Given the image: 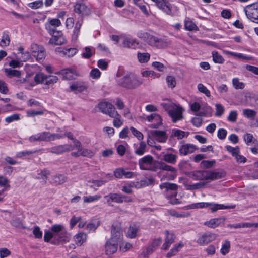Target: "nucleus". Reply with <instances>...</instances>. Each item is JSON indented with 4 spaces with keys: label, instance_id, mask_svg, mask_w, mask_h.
<instances>
[{
    "label": "nucleus",
    "instance_id": "1",
    "mask_svg": "<svg viewBox=\"0 0 258 258\" xmlns=\"http://www.w3.org/2000/svg\"><path fill=\"white\" fill-rule=\"evenodd\" d=\"M143 79L132 73H127L118 81V84L128 89H134L141 86Z\"/></svg>",
    "mask_w": 258,
    "mask_h": 258
},
{
    "label": "nucleus",
    "instance_id": "2",
    "mask_svg": "<svg viewBox=\"0 0 258 258\" xmlns=\"http://www.w3.org/2000/svg\"><path fill=\"white\" fill-rule=\"evenodd\" d=\"M189 106L191 111L198 116L207 117L212 115V109L206 103L201 101L191 102Z\"/></svg>",
    "mask_w": 258,
    "mask_h": 258
},
{
    "label": "nucleus",
    "instance_id": "3",
    "mask_svg": "<svg viewBox=\"0 0 258 258\" xmlns=\"http://www.w3.org/2000/svg\"><path fill=\"white\" fill-rule=\"evenodd\" d=\"M167 139V135L165 131L155 130L148 133L147 143L150 146H153L155 144L154 140L160 143H165Z\"/></svg>",
    "mask_w": 258,
    "mask_h": 258
},
{
    "label": "nucleus",
    "instance_id": "4",
    "mask_svg": "<svg viewBox=\"0 0 258 258\" xmlns=\"http://www.w3.org/2000/svg\"><path fill=\"white\" fill-rule=\"evenodd\" d=\"M158 162L150 155L145 156L139 160V165L142 170L156 171Z\"/></svg>",
    "mask_w": 258,
    "mask_h": 258
},
{
    "label": "nucleus",
    "instance_id": "5",
    "mask_svg": "<svg viewBox=\"0 0 258 258\" xmlns=\"http://www.w3.org/2000/svg\"><path fill=\"white\" fill-rule=\"evenodd\" d=\"M143 119L149 122H151L150 127L153 128H158L161 126L163 123L162 116L157 113H152L150 115H144Z\"/></svg>",
    "mask_w": 258,
    "mask_h": 258
},
{
    "label": "nucleus",
    "instance_id": "6",
    "mask_svg": "<svg viewBox=\"0 0 258 258\" xmlns=\"http://www.w3.org/2000/svg\"><path fill=\"white\" fill-rule=\"evenodd\" d=\"M121 38V46L122 47L134 49L138 47L139 43L137 39L126 34H122Z\"/></svg>",
    "mask_w": 258,
    "mask_h": 258
},
{
    "label": "nucleus",
    "instance_id": "7",
    "mask_svg": "<svg viewBox=\"0 0 258 258\" xmlns=\"http://www.w3.org/2000/svg\"><path fill=\"white\" fill-rule=\"evenodd\" d=\"M98 107L103 113L107 114L111 117H115L118 115L114 106L107 102H102L99 103Z\"/></svg>",
    "mask_w": 258,
    "mask_h": 258
},
{
    "label": "nucleus",
    "instance_id": "8",
    "mask_svg": "<svg viewBox=\"0 0 258 258\" xmlns=\"http://www.w3.org/2000/svg\"><path fill=\"white\" fill-rule=\"evenodd\" d=\"M244 11L247 17L253 22L258 20V3L247 5Z\"/></svg>",
    "mask_w": 258,
    "mask_h": 258
},
{
    "label": "nucleus",
    "instance_id": "9",
    "mask_svg": "<svg viewBox=\"0 0 258 258\" xmlns=\"http://www.w3.org/2000/svg\"><path fill=\"white\" fill-rule=\"evenodd\" d=\"M158 168L160 170H163L170 172V173L166 174L165 178L167 180H173L177 176V169L169 165L166 164L163 162H158Z\"/></svg>",
    "mask_w": 258,
    "mask_h": 258
},
{
    "label": "nucleus",
    "instance_id": "10",
    "mask_svg": "<svg viewBox=\"0 0 258 258\" xmlns=\"http://www.w3.org/2000/svg\"><path fill=\"white\" fill-rule=\"evenodd\" d=\"M87 84L83 81L78 80L71 83L70 89L75 94L85 91L88 88Z\"/></svg>",
    "mask_w": 258,
    "mask_h": 258
},
{
    "label": "nucleus",
    "instance_id": "11",
    "mask_svg": "<svg viewBox=\"0 0 258 258\" xmlns=\"http://www.w3.org/2000/svg\"><path fill=\"white\" fill-rule=\"evenodd\" d=\"M31 51L32 55L37 61H40L45 56L44 48L36 44H32L31 46Z\"/></svg>",
    "mask_w": 258,
    "mask_h": 258
},
{
    "label": "nucleus",
    "instance_id": "12",
    "mask_svg": "<svg viewBox=\"0 0 258 258\" xmlns=\"http://www.w3.org/2000/svg\"><path fill=\"white\" fill-rule=\"evenodd\" d=\"M165 241L162 245L161 249L167 250L170 247L171 244L174 242L176 239V235L173 232L166 230L164 232Z\"/></svg>",
    "mask_w": 258,
    "mask_h": 258
},
{
    "label": "nucleus",
    "instance_id": "13",
    "mask_svg": "<svg viewBox=\"0 0 258 258\" xmlns=\"http://www.w3.org/2000/svg\"><path fill=\"white\" fill-rule=\"evenodd\" d=\"M216 237V235L213 233L204 234L199 237L197 243L201 246L207 245L215 240Z\"/></svg>",
    "mask_w": 258,
    "mask_h": 258
},
{
    "label": "nucleus",
    "instance_id": "14",
    "mask_svg": "<svg viewBox=\"0 0 258 258\" xmlns=\"http://www.w3.org/2000/svg\"><path fill=\"white\" fill-rule=\"evenodd\" d=\"M182 108L176 105L173 109L169 111V115L171 117L173 122H176L182 119Z\"/></svg>",
    "mask_w": 258,
    "mask_h": 258
},
{
    "label": "nucleus",
    "instance_id": "15",
    "mask_svg": "<svg viewBox=\"0 0 258 258\" xmlns=\"http://www.w3.org/2000/svg\"><path fill=\"white\" fill-rule=\"evenodd\" d=\"M62 76L64 80H72L79 75L77 71L72 68H66L60 70L58 73Z\"/></svg>",
    "mask_w": 258,
    "mask_h": 258
},
{
    "label": "nucleus",
    "instance_id": "16",
    "mask_svg": "<svg viewBox=\"0 0 258 258\" xmlns=\"http://www.w3.org/2000/svg\"><path fill=\"white\" fill-rule=\"evenodd\" d=\"M122 237L123 234L121 229L118 227H117L113 225L111 230V237L109 240L118 244Z\"/></svg>",
    "mask_w": 258,
    "mask_h": 258
},
{
    "label": "nucleus",
    "instance_id": "17",
    "mask_svg": "<svg viewBox=\"0 0 258 258\" xmlns=\"http://www.w3.org/2000/svg\"><path fill=\"white\" fill-rule=\"evenodd\" d=\"M137 36L139 38L143 39L149 45L152 46H155L157 37L143 32H138Z\"/></svg>",
    "mask_w": 258,
    "mask_h": 258
},
{
    "label": "nucleus",
    "instance_id": "18",
    "mask_svg": "<svg viewBox=\"0 0 258 258\" xmlns=\"http://www.w3.org/2000/svg\"><path fill=\"white\" fill-rule=\"evenodd\" d=\"M72 150L73 146L71 145L64 144L53 147L49 149V151L54 154H60Z\"/></svg>",
    "mask_w": 258,
    "mask_h": 258
},
{
    "label": "nucleus",
    "instance_id": "19",
    "mask_svg": "<svg viewBox=\"0 0 258 258\" xmlns=\"http://www.w3.org/2000/svg\"><path fill=\"white\" fill-rule=\"evenodd\" d=\"M56 34L51 35L52 36L49 40V43L53 45H62L66 42L65 38L63 36L62 32L57 31Z\"/></svg>",
    "mask_w": 258,
    "mask_h": 258
},
{
    "label": "nucleus",
    "instance_id": "20",
    "mask_svg": "<svg viewBox=\"0 0 258 258\" xmlns=\"http://www.w3.org/2000/svg\"><path fill=\"white\" fill-rule=\"evenodd\" d=\"M78 49L76 48H60L58 47L55 49V52L57 53L62 54L64 56H67L69 57L74 56L78 52Z\"/></svg>",
    "mask_w": 258,
    "mask_h": 258
},
{
    "label": "nucleus",
    "instance_id": "21",
    "mask_svg": "<svg viewBox=\"0 0 258 258\" xmlns=\"http://www.w3.org/2000/svg\"><path fill=\"white\" fill-rule=\"evenodd\" d=\"M71 238V235L68 233L67 230L63 233L59 234L56 237L55 240L51 241V243L54 244H57L60 243H67L69 242Z\"/></svg>",
    "mask_w": 258,
    "mask_h": 258
},
{
    "label": "nucleus",
    "instance_id": "22",
    "mask_svg": "<svg viewBox=\"0 0 258 258\" xmlns=\"http://www.w3.org/2000/svg\"><path fill=\"white\" fill-rule=\"evenodd\" d=\"M178 186L176 184L165 182L160 185V188L162 189H165L167 192L170 191L172 192V196L175 197L177 195V189Z\"/></svg>",
    "mask_w": 258,
    "mask_h": 258
},
{
    "label": "nucleus",
    "instance_id": "23",
    "mask_svg": "<svg viewBox=\"0 0 258 258\" xmlns=\"http://www.w3.org/2000/svg\"><path fill=\"white\" fill-rule=\"evenodd\" d=\"M196 149V147L190 144H186L181 145L179 149V153L181 155H186L193 153Z\"/></svg>",
    "mask_w": 258,
    "mask_h": 258
},
{
    "label": "nucleus",
    "instance_id": "24",
    "mask_svg": "<svg viewBox=\"0 0 258 258\" xmlns=\"http://www.w3.org/2000/svg\"><path fill=\"white\" fill-rule=\"evenodd\" d=\"M118 244L108 240L105 246V254L107 255H111L116 252Z\"/></svg>",
    "mask_w": 258,
    "mask_h": 258
},
{
    "label": "nucleus",
    "instance_id": "25",
    "mask_svg": "<svg viewBox=\"0 0 258 258\" xmlns=\"http://www.w3.org/2000/svg\"><path fill=\"white\" fill-rule=\"evenodd\" d=\"M104 198L107 199L108 203L114 202L117 203H121L123 202L124 196L120 194H110L107 196H104Z\"/></svg>",
    "mask_w": 258,
    "mask_h": 258
},
{
    "label": "nucleus",
    "instance_id": "26",
    "mask_svg": "<svg viewBox=\"0 0 258 258\" xmlns=\"http://www.w3.org/2000/svg\"><path fill=\"white\" fill-rule=\"evenodd\" d=\"M207 207H209L212 212H215L218 210L226 209L232 208L233 209L235 207V205L225 206L223 204H218L214 203H208Z\"/></svg>",
    "mask_w": 258,
    "mask_h": 258
},
{
    "label": "nucleus",
    "instance_id": "27",
    "mask_svg": "<svg viewBox=\"0 0 258 258\" xmlns=\"http://www.w3.org/2000/svg\"><path fill=\"white\" fill-rule=\"evenodd\" d=\"M184 246V243L182 241H180L177 244H175L170 250L167 253L166 257L168 258L171 257L177 253Z\"/></svg>",
    "mask_w": 258,
    "mask_h": 258
},
{
    "label": "nucleus",
    "instance_id": "28",
    "mask_svg": "<svg viewBox=\"0 0 258 258\" xmlns=\"http://www.w3.org/2000/svg\"><path fill=\"white\" fill-rule=\"evenodd\" d=\"M74 11L76 13L83 15L90 13L89 9L83 4H76L74 6Z\"/></svg>",
    "mask_w": 258,
    "mask_h": 258
},
{
    "label": "nucleus",
    "instance_id": "29",
    "mask_svg": "<svg viewBox=\"0 0 258 258\" xmlns=\"http://www.w3.org/2000/svg\"><path fill=\"white\" fill-rule=\"evenodd\" d=\"M224 219L222 218H213L204 223V225L212 228L218 227L220 224L224 222Z\"/></svg>",
    "mask_w": 258,
    "mask_h": 258
},
{
    "label": "nucleus",
    "instance_id": "30",
    "mask_svg": "<svg viewBox=\"0 0 258 258\" xmlns=\"http://www.w3.org/2000/svg\"><path fill=\"white\" fill-rule=\"evenodd\" d=\"M162 238L160 237L156 238L154 239L146 250L147 254H150L152 253L161 243Z\"/></svg>",
    "mask_w": 258,
    "mask_h": 258
},
{
    "label": "nucleus",
    "instance_id": "31",
    "mask_svg": "<svg viewBox=\"0 0 258 258\" xmlns=\"http://www.w3.org/2000/svg\"><path fill=\"white\" fill-rule=\"evenodd\" d=\"M87 234L83 232H80L74 237V241L77 246L82 245L87 240Z\"/></svg>",
    "mask_w": 258,
    "mask_h": 258
},
{
    "label": "nucleus",
    "instance_id": "32",
    "mask_svg": "<svg viewBox=\"0 0 258 258\" xmlns=\"http://www.w3.org/2000/svg\"><path fill=\"white\" fill-rule=\"evenodd\" d=\"M67 180V177L63 174H57L52 177L51 182L55 185L64 183Z\"/></svg>",
    "mask_w": 258,
    "mask_h": 258
},
{
    "label": "nucleus",
    "instance_id": "33",
    "mask_svg": "<svg viewBox=\"0 0 258 258\" xmlns=\"http://www.w3.org/2000/svg\"><path fill=\"white\" fill-rule=\"evenodd\" d=\"M170 44V41L165 37H158L155 45V47L158 48H163L167 47Z\"/></svg>",
    "mask_w": 258,
    "mask_h": 258
},
{
    "label": "nucleus",
    "instance_id": "34",
    "mask_svg": "<svg viewBox=\"0 0 258 258\" xmlns=\"http://www.w3.org/2000/svg\"><path fill=\"white\" fill-rule=\"evenodd\" d=\"M223 53L225 54V55H231L239 59H242L244 60L252 59V57L251 56H246L240 53H236L225 50H223Z\"/></svg>",
    "mask_w": 258,
    "mask_h": 258
},
{
    "label": "nucleus",
    "instance_id": "35",
    "mask_svg": "<svg viewBox=\"0 0 258 258\" xmlns=\"http://www.w3.org/2000/svg\"><path fill=\"white\" fill-rule=\"evenodd\" d=\"M51 231L54 234L55 236L57 237L59 234L63 233L67 230L63 224H54L51 227Z\"/></svg>",
    "mask_w": 258,
    "mask_h": 258
},
{
    "label": "nucleus",
    "instance_id": "36",
    "mask_svg": "<svg viewBox=\"0 0 258 258\" xmlns=\"http://www.w3.org/2000/svg\"><path fill=\"white\" fill-rule=\"evenodd\" d=\"M189 134V132H186L179 129L174 128L172 130V135L176 137L178 139H182V138H186Z\"/></svg>",
    "mask_w": 258,
    "mask_h": 258
},
{
    "label": "nucleus",
    "instance_id": "37",
    "mask_svg": "<svg viewBox=\"0 0 258 258\" xmlns=\"http://www.w3.org/2000/svg\"><path fill=\"white\" fill-rule=\"evenodd\" d=\"M243 140L247 145H251L256 144L257 141L255 139L252 134L250 133H246L243 136Z\"/></svg>",
    "mask_w": 258,
    "mask_h": 258
},
{
    "label": "nucleus",
    "instance_id": "38",
    "mask_svg": "<svg viewBox=\"0 0 258 258\" xmlns=\"http://www.w3.org/2000/svg\"><path fill=\"white\" fill-rule=\"evenodd\" d=\"M177 156L175 154L166 153L163 155L162 159L168 163L175 164L176 162Z\"/></svg>",
    "mask_w": 258,
    "mask_h": 258
},
{
    "label": "nucleus",
    "instance_id": "39",
    "mask_svg": "<svg viewBox=\"0 0 258 258\" xmlns=\"http://www.w3.org/2000/svg\"><path fill=\"white\" fill-rule=\"evenodd\" d=\"M224 174L221 172L207 171V180H216L224 177Z\"/></svg>",
    "mask_w": 258,
    "mask_h": 258
},
{
    "label": "nucleus",
    "instance_id": "40",
    "mask_svg": "<svg viewBox=\"0 0 258 258\" xmlns=\"http://www.w3.org/2000/svg\"><path fill=\"white\" fill-rule=\"evenodd\" d=\"M207 171H196L193 172V178L197 180H207Z\"/></svg>",
    "mask_w": 258,
    "mask_h": 258
},
{
    "label": "nucleus",
    "instance_id": "41",
    "mask_svg": "<svg viewBox=\"0 0 258 258\" xmlns=\"http://www.w3.org/2000/svg\"><path fill=\"white\" fill-rule=\"evenodd\" d=\"M100 225V221L97 219H92L86 226V229L89 232L94 231Z\"/></svg>",
    "mask_w": 258,
    "mask_h": 258
},
{
    "label": "nucleus",
    "instance_id": "42",
    "mask_svg": "<svg viewBox=\"0 0 258 258\" xmlns=\"http://www.w3.org/2000/svg\"><path fill=\"white\" fill-rule=\"evenodd\" d=\"M154 182V179L152 178H146L140 181L139 182H137L134 186L137 188H141L151 185L153 184Z\"/></svg>",
    "mask_w": 258,
    "mask_h": 258
},
{
    "label": "nucleus",
    "instance_id": "43",
    "mask_svg": "<svg viewBox=\"0 0 258 258\" xmlns=\"http://www.w3.org/2000/svg\"><path fill=\"white\" fill-rule=\"evenodd\" d=\"M139 227L135 224L131 225L126 233V236L130 238H134L137 236Z\"/></svg>",
    "mask_w": 258,
    "mask_h": 258
},
{
    "label": "nucleus",
    "instance_id": "44",
    "mask_svg": "<svg viewBox=\"0 0 258 258\" xmlns=\"http://www.w3.org/2000/svg\"><path fill=\"white\" fill-rule=\"evenodd\" d=\"M4 72L6 75L9 78L13 77H20L21 75V73L20 71L14 70L11 68H5Z\"/></svg>",
    "mask_w": 258,
    "mask_h": 258
},
{
    "label": "nucleus",
    "instance_id": "45",
    "mask_svg": "<svg viewBox=\"0 0 258 258\" xmlns=\"http://www.w3.org/2000/svg\"><path fill=\"white\" fill-rule=\"evenodd\" d=\"M184 27L185 29L188 31L198 30V27L189 18H187L185 20Z\"/></svg>",
    "mask_w": 258,
    "mask_h": 258
},
{
    "label": "nucleus",
    "instance_id": "46",
    "mask_svg": "<svg viewBox=\"0 0 258 258\" xmlns=\"http://www.w3.org/2000/svg\"><path fill=\"white\" fill-rule=\"evenodd\" d=\"M146 144L144 142H141L139 146L135 150V153L139 156L143 155L146 151Z\"/></svg>",
    "mask_w": 258,
    "mask_h": 258
},
{
    "label": "nucleus",
    "instance_id": "47",
    "mask_svg": "<svg viewBox=\"0 0 258 258\" xmlns=\"http://www.w3.org/2000/svg\"><path fill=\"white\" fill-rule=\"evenodd\" d=\"M243 115L250 119H253L256 115V112L250 109H244L243 110Z\"/></svg>",
    "mask_w": 258,
    "mask_h": 258
},
{
    "label": "nucleus",
    "instance_id": "48",
    "mask_svg": "<svg viewBox=\"0 0 258 258\" xmlns=\"http://www.w3.org/2000/svg\"><path fill=\"white\" fill-rule=\"evenodd\" d=\"M10 42V38L8 34V32L4 31L3 33L0 44L3 47L7 46L9 45Z\"/></svg>",
    "mask_w": 258,
    "mask_h": 258
},
{
    "label": "nucleus",
    "instance_id": "49",
    "mask_svg": "<svg viewBox=\"0 0 258 258\" xmlns=\"http://www.w3.org/2000/svg\"><path fill=\"white\" fill-rule=\"evenodd\" d=\"M213 60L215 63L222 64L224 62V58L217 51H213L212 53Z\"/></svg>",
    "mask_w": 258,
    "mask_h": 258
},
{
    "label": "nucleus",
    "instance_id": "50",
    "mask_svg": "<svg viewBox=\"0 0 258 258\" xmlns=\"http://www.w3.org/2000/svg\"><path fill=\"white\" fill-rule=\"evenodd\" d=\"M137 57L140 63H146L149 60L150 55L148 53H138Z\"/></svg>",
    "mask_w": 258,
    "mask_h": 258
},
{
    "label": "nucleus",
    "instance_id": "51",
    "mask_svg": "<svg viewBox=\"0 0 258 258\" xmlns=\"http://www.w3.org/2000/svg\"><path fill=\"white\" fill-rule=\"evenodd\" d=\"M230 248V242L228 240H225L224 243L222 245L220 252L222 255H225L229 252Z\"/></svg>",
    "mask_w": 258,
    "mask_h": 258
},
{
    "label": "nucleus",
    "instance_id": "52",
    "mask_svg": "<svg viewBox=\"0 0 258 258\" xmlns=\"http://www.w3.org/2000/svg\"><path fill=\"white\" fill-rule=\"evenodd\" d=\"M56 237L55 236L54 234L51 231H45L44 233V240L45 242H48L51 241V239L53 240H55Z\"/></svg>",
    "mask_w": 258,
    "mask_h": 258
},
{
    "label": "nucleus",
    "instance_id": "53",
    "mask_svg": "<svg viewBox=\"0 0 258 258\" xmlns=\"http://www.w3.org/2000/svg\"><path fill=\"white\" fill-rule=\"evenodd\" d=\"M46 111V110L44 108L41 109L38 111H35L33 110H28L26 112L27 115L29 117H34L37 115H43L44 112Z\"/></svg>",
    "mask_w": 258,
    "mask_h": 258
},
{
    "label": "nucleus",
    "instance_id": "54",
    "mask_svg": "<svg viewBox=\"0 0 258 258\" xmlns=\"http://www.w3.org/2000/svg\"><path fill=\"white\" fill-rule=\"evenodd\" d=\"M47 76L44 73L39 72L37 73L34 77L35 82L37 84L42 83L44 81L46 80Z\"/></svg>",
    "mask_w": 258,
    "mask_h": 258
},
{
    "label": "nucleus",
    "instance_id": "55",
    "mask_svg": "<svg viewBox=\"0 0 258 258\" xmlns=\"http://www.w3.org/2000/svg\"><path fill=\"white\" fill-rule=\"evenodd\" d=\"M101 198L100 195L84 196L83 197L84 202L85 203H89L94 202L99 200Z\"/></svg>",
    "mask_w": 258,
    "mask_h": 258
},
{
    "label": "nucleus",
    "instance_id": "56",
    "mask_svg": "<svg viewBox=\"0 0 258 258\" xmlns=\"http://www.w3.org/2000/svg\"><path fill=\"white\" fill-rule=\"evenodd\" d=\"M0 186L2 188H5V189L9 190L10 188L9 181L7 178L0 176Z\"/></svg>",
    "mask_w": 258,
    "mask_h": 258
},
{
    "label": "nucleus",
    "instance_id": "57",
    "mask_svg": "<svg viewBox=\"0 0 258 258\" xmlns=\"http://www.w3.org/2000/svg\"><path fill=\"white\" fill-rule=\"evenodd\" d=\"M11 224L13 226L21 229H25L26 227L23 225L21 220L20 218H15L11 221Z\"/></svg>",
    "mask_w": 258,
    "mask_h": 258
},
{
    "label": "nucleus",
    "instance_id": "58",
    "mask_svg": "<svg viewBox=\"0 0 258 258\" xmlns=\"http://www.w3.org/2000/svg\"><path fill=\"white\" fill-rule=\"evenodd\" d=\"M199 91L204 94L206 96L210 97L211 93L210 91L203 84L200 83L197 86Z\"/></svg>",
    "mask_w": 258,
    "mask_h": 258
},
{
    "label": "nucleus",
    "instance_id": "59",
    "mask_svg": "<svg viewBox=\"0 0 258 258\" xmlns=\"http://www.w3.org/2000/svg\"><path fill=\"white\" fill-rule=\"evenodd\" d=\"M232 85L236 89H242L244 88V83L240 82L237 78L232 79Z\"/></svg>",
    "mask_w": 258,
    "mask_h": 258
},
{
    "label": "nucleus",
    "instance_id": "60",
    "mask_svg": "<svg viewBox=\"0 0 258 258\" xmlns=\"http://www.w3.org/2000/svg\"><path fill=\"white\" fill-rule=\"evenodd\" d=\"M33 234L36 238L41 239L42 237L43 233L40 228L38 226H35L33 228Z\"/></svg>",
    "mask_w": 258,
    "mask_h": 258
},
{
    "label": "nucleus",
    "instance_id": "61",
    "mask_svg": "<svg viewBox=\"0 0 258 258\" xmlns=\"http://www.w3.org/2000/svg\"><path fill=\"white\" fill-rule=\"evenodd\" d=\"M227 151L230 153L233 157H235L238 153H240V149L238 146L233 147L231 146L226 147Z\"/></svg>",
    "mask_w": 258,
    "mask_h": 258
},
{
    "label": "nucleus",
    "instance_id": "62",
    "mask_svg": "<svg viewBox=\"0 0 258 258\" xmlns=\"http://www.w3.org/2000/svg\"><path fill=\"white\" fill-rule=\"evenodd\" d=\"M20 115L19 114H13L9 116L6 117L5 121L8 123H11L14 121H18L20 119Z\"/></svg>",
    "mask_w": 258,
    "mask_h": 258
},
{
    "label": "nucleus",
    "instance_id": "63",
    "mask_svg": "<svg viewBox=\"0 0 258 258\" xmlns=\"http://www.w3.org/2000/svg\"><path fill=\"white\" fill-rule=\"evenodd\" d=\"M127 146V144H119L116 146L117 152L120 156H122L125 154Z\"/></svg>",
    "mask_w": 258,
    "mask_h": 258
},
{
    "label": "nucleus",
    "instance_id": "64",
    "mask_svg": "<svg viewBox=\"0 0 258 258\" xmlns=\"http://www.w3.org/2000/svg\"><path fill=\"white\" fill-rule=\"evenodd\" d=\"M216 112L215 115L218 117H220L224 113L225 109L224 106L221 104H216L215 105Z\"/></svg>",
    "mask_w": 258,
    "mask_h": 258
}]
</instances>
